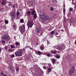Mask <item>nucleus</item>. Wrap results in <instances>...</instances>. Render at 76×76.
Listing matches in <instances>:
<instances>
[{"mask_svg":"<svg viewBox=\"0 0 76 76\" xmlns=\"http://www.w3.org/2000/svg\"><path fill=\"white\" fill-rule=\"evenodd\" d=\"M2 39H4L5 40V41L8 42V41H9L10 40V37L6 35H5L3 36L2 37Z\"/></svg>","mask_w":76,"mask_h":76,"instance_id":"nucleus-3","label":"nucleus"},{"mask_svg":"<svg viewBox=\"0 0 76 76\" xmlns=\"http://www.w3.org/2000/svg\"><path fill=\"white\" fill-rule=\"evenodd\" d=\"M15 43L16 45H17V46H20V43L19 42H17Z\"/></svg>","mask_w":76,"mask_h":76,"instance_id":"nucleus-19","label":"nucleus"},{"mask_svg":"<svg viewBox=\"0 0 76 76\" xmlns=\"http://www.w3.org/2000/svg\"><path fill=\"white\" fill-rule=\"evenodd\" d=\"M10 4H9V5H10Z\"/></svg>","mask_w":76,"mask_h":76,"instance_id":"nucleus-53","label":"nucleus"},{"mask_svg":"<svg viewBox=\"0 0 76 76\" xmlns=\"http://www.w3.org/2000/svg\"><path fill=\"white\" fill-rule=\"evenodd\" d=\"M1 3L2 5H5L6 4V1L5 0H2L1 2Z\"/></svg>","mask_w":76,"mask_h":76,"instance_id":"nucleus-12","label":"nucleus"},{"mask_svg":"<svg viewBox=\"0 0 76 76\" xmlns=\"http://www.w3.org/2000/svg\"><path fill=\"white\" fill-rule=\"evenodd\" d=\"M8 51H10V52H12V50L11 49H8Z\"/></svg>","mask_w":76,"mask_h":76,"instance_id":"nucleus-34","label":"nucleus"},{"mask_svg":"<svg viewBox=\"0 0 76 76\" xmlns=\"http://www.w3.org/2000/svg\"><path fill=\"white\" fill-rule=\"evenodd\" d=\"M27 26H28V28H31L33 26V25H34V22L33 20H31L30 21H28L27 23Z\"/></svg>","mask_w":76,"mask_h":76,"instance_id":"nucleus-4","label":"nucleus"},{"mask_svg":"<svg viewBox=\"0 0 76 76\" xmlns=\"http://www.w3.org/2000/svg\"><path fill=\"white\" fill-rule=\"evenodd\" d=\"M31 6H33L34 5V4L33 3L31 4Z\"/></svg>","mask_w":76,"mask_h":76,"instance_id":"nucleus-44","label":"nucleus"},{"mask_svg":"<svg viewBox=\"0 0 76 76\" xmlns=\"http://www.w3.org/2000/svg\"><path fill=\"white\" fill-rule=\"evenodd\" d=\"M37 32L39 35H42V30H41V27H39L37 28Z\"/></svg>","mask_w":76,"mask_h":76,"instance_id":"nucleus-6","label":"nucleus"},{"mask_svg":"<svg viewBox=\"0 0 76 76\" xmlns=\"http://www.w3.org/2000/svg\"><path fill=\"white\" fill-rule=\"evenodd\" d=\"M0 74L1 75H2V76H7V75H5L4 73V72H1L0 73Z\"/></svg>","mask_w":76,"mask_h":76,"instance_id":"nucleus-14","label":"nucleus"},{"mask_svg":"<svg viewBox=\"0 0 76 76\" xmlns=\"http://www.w3.org/2000/svg\"><path fill=\"white\" fill-rule=\"evenodd\" d=\"M10 57L11 58H13V57H15V55H11L10 56Z\"/></svg>","mask_w":76,"mask_h":76,"instance_id":"nucleus-30","label":"nucleus"},{"mask_svg":"<svg viewBox=\"0 0 76 76\" xmlns=\"http://www.w3.org/2000/svg\"><path fill=\"white\" fill-rule=\"evenodd\" d=\"M53 47L54 48H57V45H56L53 46Z\"/></svg>","mask_w":76,"mask_h":76,"instance_id":"nucleus-37","label":"nucleus"},{"mask_svg":"<svg viewBox=\"0 0 76 76\" xmlns=\"http://www.w3.org/2000/svg\"><path fill=\"white\" fill-rule=\"evenodd\" d=\"M6 29V26H5L4 27V29L5 30V29Z\"/></svg>","mask_w":76,"mask_h":76,"instance_id":"nucleus-41","label":"nucleus"},{"mask_svg":"<svg viewBox=\"0 0 76 76\" xmlns=\"http://www.w3.org/2000/svg\"><path fill=\"white\" fill-rule=\"evenodd\" d=\"M51 68H48V72H51Z\"/></svg>","mask_w":76,"mask_h":76,"instance_id":"nucleus-21","label":"nucleus"},{"mask_svg":"<svg viewBox=\"0 0 76 76\" xmlns=\"http://www.w3.org/2000/svg\"><path fill=\"white\" fill-rule=\"evenodd\" d=\"M16 56L20 57L22 56L23 54V50L22 49H18L15 53Z\"/></svg>","mask_w":76,"mask_h":76,"instance_id":"nucleus-2","label":"nucleus"},{"mask_svg":"<svg viewBox=\"0 0 76 76\" xmlns=\"http://www.w3.org/2000/svg\"><path fill=\"white\" fill-rule=\"evenodd\" d=\"M72 4L75 5V6L74 7L75 8H76V1L75 0H72Z\"/></svg>","mask_w":76,"mask_h":76,"instance_id":"nucleus-11","label":"nucleus"},{"mask_svg":"<svg viewBox=\"0 0 76 76\" xmlns=\"http://www.w3.org/2000/svg\"><path fill=\"white\" fill-rule=\"evenodd\" d=\"M5 22L6 23V24H7V23H9V21H8V20H5Z\"/></svg>","mask_w":76,"mask_h":76,"instance_id":"nucleus-29","label":"nucleus"},{"mask_svg":"<svg viewBox=\"0 0 76 76\" xmlns=\"http://www.w3.org/2000/svg\"><path fill=\"white\" fill-rule=\"evenodd\" d=\"M1 49L0 48V51H1Z\"/></svg>","mask_w":76,"mask_h":76,"instance_id":"nucleus-47","label":"nucleus"},{"mask_svg":"<svg viewBox=\"0 0 76 76\" xmlns=\"http://www.w3.org/2000/svg\"><path fill=\"white\" fill-rule=\"evenodd\" d=\"M20 23H24V20L23 19H21L20 20Z\"/></svg>","mask_w":76,"mask_h":76,"instance_id":"nucleus-20","label":"nucleus"},{"mask_svg":"<svg viewBox=\"0 0 76 76\" xmlns=\"http://www.w3.org/2000/svg\"><path fill=\"white\" fill-rule=\"evenodd\" d=\"M62 31H63V29L62 30Z\"/></svg>","mask_w":76,"mask_h":76,"instance_id":"nucleus-50","label":"nucleus"},{"mask_svg":"<svg viewBox=\"0 0 76 76\" xmlns=\"http://www.w3.org/2000/svg\"><path fill=\"white\" fill-rule=\"evenodd\" d=\"M11 15L13 19H15L16 17V14L15 12H11L10 13V16Z\"/></svg>","mask_w":76,"mask_h":76,"instance_id":"nucleus-8","label":"nucleus"},{"mask_svg":"<svg viewBox=\"0 0 76 76\" xmlns=\"http://www.w3.org/2000/svg\"><path fill=\"white\" fill-rule=\"evenodd\" d=\"M52 61L53 63H55V62H56L55 61V59H52Z\"/></svg>","mask_w":76,"mask_h":76,"instance_id":"nucleus-23","label":"nucleus"},{"mask_svg":"<svg viewBox=\"0 0 76 76\" xmlns=\"http://www.w3.org/2000/svg\"><path fill=\"white\" fill-rule=\"evenodd\" d=\"M42 53H41L40 51H38L37 53V54L38 55H39V56H40V55H41Z\"/></svg>","mask_w":76,"mask_h":76,"instance_id":"nucleus-17","label":"nucleus"},{"mask_svg":"<svg viewBox=\"0 0 76 76\" xmlns=\"http://www.w3.org/2000/svg\"><path fill=\"white\" fill-rule=\"evenodd\" d=\"M15 47V46L13 45H11L10 46L11 48H14Z\"/></svg>","mask_w":76,"mask_h":76,"instance_id":"nucleus-25","label":"nucleus"},{"mask_svg":"<svg viewBox=\"0 0 76 76\" xmlns=\"http://www.w3.org/2000/svg\"><path fill=\"white\" fill-rule=\"evenodd\" d=\"M25 31V24H23L22 26L20 27V31L21 33H23Z\"/></svg>","mask_w":76,"mask_h":76,"instance_id":"nucleus-5","label":"nucleus"},{"mask_svg":"<svg viewBox=\"0 0 76 76\" xmlns=\"http://www.w3.org/2000/svg\"><path fill=\"white\" fill-rule=\"evenodd\" d=\"M1 42L2 44H4V43H5V41L2 40L1 41Z\"/></svg>","mask_w":76,"mask_h":76,"instance_id":"nucleus-33","label":"nucleus"},{"mask_svg":"<svg viewBox=\"0 0 76 76\" xmlns=\"http://www.w3.org/2000/svg\"><path fill=\"white\" fill-rule=\"evenodd\" d=\"M54 31H53L51 32V34L52 35H53V34H54Z\"/></svg>","mask_w":76,"mask_h":76,"instance_id":"nucleus-35","label":"nucleus"},{"mask_svg":"<svg viewBox=\"0 0 76 76\" xmlns=\"http://www.w3.org/2000/svg\"><path fill=\"white\" fill-rule=\"evenodd\" d=\"M27 60H28V58H27Z\"/></svg>","mask_w":76,"mask_h":76,"instance_id":"nucleus-51","label":"nucleus"},{"mask_svg":"<svg viewBox=\"0 0 76 76\" xmlns=\"http://www.w3.org/2000/svg\"><path fill=\"white\" fill-rule=\"evenodd\" d=\"M1 60V58L0 57V61Z\"/></svg>","mask_w":76,"mask_h":76,"instance_id":"nucleus-49","label":"nucleus"},{"mask_svg":"<svg viewBox=\"0 0 76 76\" xmlns=\"http://www.w3.org/2000/svg\"><path fill=\"white\" fill-rule=\"evenodd\" d=\"M44 45H42V46H41L40 48L41 50H44Z\"/></svg>","mask_w":76,"mask_h":76,"instance_id":"nucleus-16","label":"nucleus"},{"mask_svg":"<svg viewBox=\"0 0 76 76\" xmlns=\"http://www.w3.org/2000/svg\"><path fill=\"white\" fill-rule=\"evenodd\" d=\"M47 56L48 57H50V53L47 54Z\"/></svg>","mask_w":76,"mask_h":76,"instance_id":"nucleus-38","label":"nucleus"},{"mask_svg":"<svg viewBox=\"0 0 76 76\" xmlns=\"http://www.w3.org/2000/svg\"><path fill=\"white\" fill-rule=\"evenodd\" d=\"M55 0H53V1H54Z\"/></svg>","mask_w":76,"mask_h":76,"instance_id":"nucleus-52","label":"nucleus"},{"mask_svg":"<svg viewBox=\"0 0 76 76\" xmlns=\"http://www.w3.org/2000/svg\"><path fill=\"white\" fill-rule=\"evenodd\" d=\"M64 48H63V47L60 46H58L57 48V50H64V48H65V46H63Z\"/></svg>","mask_w":76,"mask_h":76,"instance_id":"nucleus-10","label":"nucleus"},{"mask_svg":"<svg viewBox=\"0 0 76 76\" xmlns=\"http://www.w3.org/2000/svg\"><path fill=\"white\" fill-rule=\"evenodd\" d=\"M60 56L58 55H56V58H60Z\"/></svg>","mask_w":76,"mask_h":76,"instance_id":"nucleus-28","label":"nucleus"},{"mask_svg":"<svg viewBox=\"0 0 76 76\" xmlns=\"http://www.w3.org/2000/svg\"><path fill=\"white\" fill-rule=\"evenodd\" d=\"M4 49H5V50H6L7 49V47L6 46V47L4 48Z\"/></svg>","mask_w":76,"mask_h":76,"instance_id":"nucleus-39","label":"nucleus"},{"mask_svg":"<svg viewBox=\"0 0 76 76\" xmlns=\"http://www.w3.org/2000/svg\"><path fill=\"white\" fill-rule=\"evenodd\" d=\"M31 13L32 15H35V14H36L35 11L34 10H33L31 11Z\"/></svg>","mask_w":76,"mask_h":76,"instance_id":"nucleus-15","label":"nucleus"},{"mask_svg":"<svg viewBox=\"0 0 76 76\" xmlns=\"http://www.w3.org/2000/svg\"><path fill=\"white\" fill-rule=\"evenodd\" d=\"M15 69H16V71H18V70H19V68L16 67L15 68Z\"/></svg>","mask_w":76,"mask_h":76,"instance_id":"nucleus-36","label":"nucleus"},{"mask_svg":"<svg viewBox=\"0 0 76 76\" xmlns=\"http://www.w3.org/2000/svg\"><path fill=\"white\" fill-rule=\"evenodd\" d=\"M69 10L71 12H72V11H73V8L70 7L69 9Z\"/></svg>","mask_w":76,"mask_h":76,"instance_id":"nucleus-24","label":"nucleus"},{"mask_svg":"<svg viewBox=\"0 0 76 76\" xmlns=\"http://www.w3.org/2000/svg\"><path fill=\"white\" fill-rule=\"evenodd\" d=\"M49 68H52V67L51 66V64H49Z\"/></svg>","mask_w":76,"mask_h":76,"instance_id":"nucleus-32","label":"nucleus"},{"mask_svg":"<svg viewBox=\"0 0 76 76\" xmlns=\"http://www.w3.org/2000/svg\"><path fill=\"white\" fill-rule=\"evenodd\" d=\"M43 68L44 69H46V67L45 66H43Z\"/></svg>","mask_w":76,"mask_h":76,"instance_id":"nucleus-42","label":"nucleus"},{"mask_svg":"<svg viewBox=\"0 0 76 76\" xmlns=\"http://www.w3.org/2000/svg\"><path fill=\"white\" fill-rule=\"evenodd\" d=\"M27 14L28 16H31V12L30 11H28L27 12Z\"/></svg>","mask_w":76,"mask_h":76,"instance_id":"nucleus-13","label":"nucleus"},{"mask_svg":"<svg viewBox=\"0 0 76 76\" xmlns=\"http://www.w3.org/2000/svg\"><path fill=\"white\" fill-rule=\"evenodd\" d=\"M8 69L9 71H10L11 72H13L14 68H13V66H9L8 67Z\"/></svg>","mask_w":76,"mask_h":76,"instance_id":"nucleus-9","label":"nucleus"},{"mask_svg":"<svg viewBox=\"0 0 76 76\" xmlns=\"http://www.w3.org/2000/svg\"><path fill=\"white\" fill-rule=\"evenodd\" d=\"M54 1H53L52 3H54L55 2H54Z\"/></svg>","mask_w":76,"mask_h":76,"instance_id":"nucleus-43","label":"nucleus"},{"mask_svg":"<svg viewBox=\"0 0 76 76\" xmlns=\"http://www.w3.org/2000/svg\"><path fill=\"white\" fill-rule=\"evenodd\" d=\"M50 10H51V11H53L54 10V8L53 7H51Z\"/></svg>","mask_w":76,"mask_h":76,"instance_id":"nucleus-31","label":"nucleus"},{"mask_svg":"<svg viewBox=\"0 0 76 76\" xmlns=\"http://www.w3.org/2000/svg\"><path fill=\"white\" fill-rule=\"evenodd\" d=\"M33 15V18L35 19H37V14H35L34 15Z\"/></svg>","mask_w":76,"mask_h":76,"instance_id":"nucleus-18","label":"nucleus"},{"mask_svg":"<svg viewBox=\"0 0 76 76\" xmlns=\"http://www.w3.org/2000/svg\"><path fill=\"white\" fill-rule=\"evenodd\" d=\"M35 44H36V45H38V43H35Z\"/></svg>","mask_w":76,"mask_h":76,"instance_id":"nucleus-48","label":"nucleus"},{"mask_svg":"<svg viewBox=\"0 0 76 76\" xmlns=\"http://www.w3.org/2000/svg\"><path fill=\"white\" fill-rule=\"evenodd\" d=\"M47 43L48 44H50V42H49L48 41H48L47 42Z\"/></svg>","mask_w":76,"mask_h":76,"instance_id":"nucleus-40","label":"nucleus"},{"mask_svg":"<svg viewBox=\"0 0 76 76\" xmlns=\"http://www.w3.org/2000/svg\"><path fill=\"white\" fill-rule=\"evenodd\" d=\"M56 35H58V33L56 32Z\"/></svg>","mask_w":76,"mask_h":76,"instance_id":"nucleus-46","label":"nucleus"},{"mask_svg":"<svg viewBox=\"0 0 76 76\" xmlns=\"http://www.w3.org/2000/svg\"><path fill=\"white\" fill-rule=\"evenodd\" d=\"M75 69V67H74V66H72V68L69 72V75H71L72 74V73H73L74 72Z\"/></svg>","mask_w":76,"mask_h":76,"instance_id":"nucleus-7","label":"nucleus"},{"mask_svg":"<svg viewBox=\"0 0 76 76\" xmlns=\"http://www.w3.org/2000/svg\"><path fill=\"white\" fill-rule=\"evenodd\" d=\"M65 12H66V9H65V8H64L63 9L64 14H65Z\"/></svg>","mask_w":76,"mask_h":76,"instance_id":"nucleus-26","label":"nucleus"},{"mask_svg":"<svg viewBox=\"0 0 76 76\" xmlns=\"http://www.w3.org/2000/svg\"><path fill=\"white\" fill-rule=\"evenodd\" d=\"M39 18L43 22H45L47 20H48L49 21L51 20L52 19V18H49V17L47 16L45 14H43V15L41 14L39 15Z\"/></svg>","mask_w":76,"mask_h":76,"instance_id":"nucleus-1","label":"nucleus"},{"mask_svg":"<svg viewBox=\"0 0 76 76\" xmlns=\"http://www.w3.org/2000/svg\"><path fill=\"white\" fill-rule=\"evenodd\" d=\"M51 53H53V54H56L57 53V52L56 51V50H54L52 51Z\"/></svg>","mask_w":76,"mask_h":76,"instance_id":"nucleus-22","label":"nucleus"},{"mask_svg":"<svg viewBox=\"0 0 76 76\" xmlns=\"http://www.w3.org/2000/svg\"><path fill=\"white\" fill-rule=\"evenodd\" d=\"M19 12L18 11H17L16 13V15L17 16H19Z\"/></svg>","mask_w":76,"mask_h":76,"instance_id":"nucleus-27","label":"nucleus"},{"mask_svg":"<svg viewBox=\"0 0 76 76\" xmlns=\"http://www.w3.org/2000/svg\"><path fill=\"white\" fill-rule=\"evenodd\" d=\"M75 45H76V40H75Z\"/></svg>","mask_w":76,"mask_h":76,"instance_id":"nucleus-45","label":"nucleus"}]
</instances>
